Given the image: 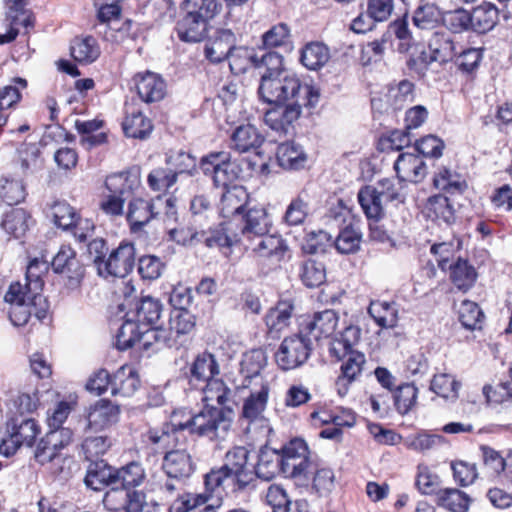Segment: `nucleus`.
Returning a JSON list of instances; mask_svg holds the SVG:
<instances>
[{
    "mask_svg": "<svg viewBox=\"0 0 512 512\" xmlns=\"http://www.w3.org/2000/svg\"><path fill=\"white\" fill-rule=\"evenodd\" d=\"M147 480L142 463L131 461L115 471V484L103 496L102 503L109 512H143L147 507L146 493L137 488Z\"/></svg>",
    "mask_w": 512,
    "mask_h": 512,
    "instance_id": "1",
    "label": "nucleus"
},
{
    "mask_svg": "<svg viewBox=\"0 0 512 512\" xmlns=\"http://www.w3.org/2000/svg\"><path fill=\"white\" fill-rule=\"evenodd\" d=\"M249 450L243 446L229 449L221 466L212 467L203 476L204 487L216 491L222 497L230 489L232 493H241L255 488V473L248 464Z\"/></svg>",
    "mask_w": 512,
    "mask_h": 512,
    "instance_id": "2",
    "label": "nucleus"
},
{
    "mask_svg": "<svg viewBox=\"0 0 512 512\" xmlns=\"http://www.w3.org/2000/svg\"><path fill=\"white\" fill-rule=\"evenodd\" d=\"M220 9L218 0H183L175 25L178 38L186 43H198L206 39L210 21Z\"/></svg>",
    "mask_w": 512,
    "mask_h": 512,
    "instance_id": "3",
    "label": "nucleus"
},
{
    "mask_svg": "<svg viewBox=\"0 0 512 512\" xmlns=\"http://www.w3.org/2000/svg\"><path fill=\"white\" fill-rule=\"evenodd\" d=\"M172 238L183 245L204 244L207 248H217L225 257H229L234 247L242 245L239 234L229 222H220L207 230L192 228L173 229Z\"/></svg>",
    "mask_w": 512,
    "mask_h": 512,
    "instance_id": "4",
    "label": "nucleus"
},
{
    "mask_svg": "<svg viewBox=\"0 0 512 512\" xmlns=\"http://www.w3.org/2000/svg\"><path fill=\"white\" fill-rule=\"evenodd\" d=\"M287 76L262 75L258 89L260 97L272 105L264 116L265 123L280 137H286L288 129Z\"/></svg>",
    "mask_w": 512,
    "mask_h": 512,
    "instance_id": "5",
    "label": "nucleus"
},
{
    "mask_svg": "<svg viewBox=\"0 0 512 512\" xmlns=\"http://www.w3.org/2000/svg\"><path fill=\"white\" fill-rule=\"evenodd\" d=\"M230 408H218L214 405H204L203 409L197 414L190 416L184 422H178V427L183 431L188 430L190 435L198 438H206L210 441H216L221 438L220 433H225L230 427V419L227 413H231Z\"/></svg>",
    "mask_w": 512,
    "mask_h": 512,
    "instance_id": "6",
    "label": "nucleus"
},
{
    "mask_svg": "<svg viewBox=\"0 0 512 512\" xmlns=\"http://www.w3.org/2000/svg\"><path fill=\"white\" fill-rule=\"evenodd\" d=\"M50 265L53 273L59 276L64 290H80L86 276V267L71 244H62Z\"/></svg>",
    "mask_w": 512,
    "mask_h": 512,
    "instance_id": "7",
    "label": "nucleus"
},
{
    "mask_svg": "<svg viewBox=\"0 0 512 512\" xmlns=\"http://www.w3.org/2000/svg\"><path fill=\"white\" fill-rule=\"evenodd\" d=\"M6 433L0 443V454L11 457L21 446L32 447L41 433V427L35 419L26 418L21 413L7 420Z\"/></svg>",
    "mask_w": 512,
    "mask_h": 512,
    "instance_id": "8",
    "label": "nucleus"
},
{
    "mask_svg": "<svg viewBox=\"0 0 512 512\" xmlns=\"http://www.w3.org/2000/svg\"><path fill=\"white\" fill-rule=\"evenodd\" d=\"M200 169L212 178L216 187L228 188L242 178L241 168L226 151L210 152L203 156L199 163Z\"/></svg>",
    "mask_w": 512,
    "mask_h": 512,
    "instance_id": "9",
    "label": "nucleus"
},
{
    "mask_svg": "<svg viewBox=\"0 0 512 512\" xmlns=\"http://www.w3.org/2000/svg\"><path fill=\"white\" fill-rule=\"evenodd\" d=\"M197 317L189 309H171L167 326L164 327L167 348L179 351L192 342L196 331Z\"/></svg>",
    "mask_w": 512,
    "mask_h": 512,
    "instance_id": "10",
    "label": "nucleus"
},
{
    "mask_svg": "<svg viewBox=\"0 0 512 512\" xmlns=\"http://www.w3.org/2000/svg\"><path fill=\"white\" fill-rule=\"evenodd\" d=\"M163 305L157 298L142 296L136 301L133 308L124 315V321L118 332L124 336H130L137 329H146L156 325L161 317Z\"/></svg>",
    "mask_w": 512,
    "mask_h": 512,
    "instance_id": "11",
    "label": "nucleus"
},
{
    "mask_svg": "<svg viewBox=\"0 0 512 512\" xmlns=\"http://www.w3.org/2000/svg\"><path fill=\"white\" fill-rule=\"evenodd\" d=\"M31 295H26L23 292V287L19 282L11 283L8 291L5 294V301L12 304L9 311V318L13 325L21 327L26 325L32 313L35 314L38 320L46 317L47 309H37L39 303L38 299H32Z\"/></svg>",
    "mask_w": 512,
    "mask_h": 512,
    "instance_id": "12",
    "label": "nucleus"
},
{
    "mask_svg": "<svg viewBox=\"0 0 512 512\" xmlns=\"http://www.w3.org/2000/svg\"><path fill=\"white\" fill-rule=\"evenodd\" d=\"M136 246L135 243L128 239H123L118 246L112 248L105 260H102V268L99 276L108 279L125 278L135 267Z\"/></svg>",
    "mask_w": 512,
    "mask_h": 512,
    "instance_id": "13",
    "label": "nucleus"
},
{
    "mask_svg": "<svg viewBox=\"0 0 512 512\" xmlns=\"http://www.w3.org/2000/svg\"><path fill=\"white\" fill-rule=\"evenodd\" d=\"M9 14L3 20L6 32L0 34V45L13 42L19 35V27L24 28V34L28 35L35 26L34 13L26 9L28 0H5Z\"/></svg>",
    "mask_w": 512,
    "mask_h": 512,
    "instance_id": "14",
    "label": "nucleus"
},
{
    "mask_svg": "<svg viewBox=\"0 0 512 512\" xmlns=\"http://www.w3.org/2000/svg\"><path fill=\"white\" fill-rule=\"evenodd\" d=\"M290 479L296 489H309L315 464L306 441L302 438L290 439Z\"/></svg>",
    "mask_w": 512,
    "mask_h": 512,
    "instance_id": "15",
    "label": "nucleus"
},
{
    "mask_svg": "<svg viewBox=\"0 0 512 512\" xmlns=\"http://www.w3.org/2000/svg\"><path fill=\"white\" fill-rule=\"evenodd\" d=\"M131 91L145 104L162 101L167 94V83L161 74L145 70L135 73L131 78Z\"/></svg>",
    "mask_w": 512,
    "mask_h": 512,
    "instance_id": "16",
    "label": "nucleus"
},
{
    "mask_svg": "<svg viewBox=\"0 0 512 512\" xmlns=\"http://www.w3.org/2000/svg\"><path fill=\"white\" fill-rule=\"evenodd\" d=\"M178 422L165 421L159 427L148 429L144 435V443L154 455H163L174 450L180 444V433Z\"/></svg>",
    "mask_w": 512,
    "mask_h": 512,
    "instance_id": "17",
    "label": "nucleus"
},
{
    "mask_svg": "<svg viewBox=\"0 0 512 512\" xmlns=\"http://www.w3.org/2000/svg\"><path fill=\"white\" fill-rule=\"evenodd\" d=\"M121 128L125 137L143 141L151 136L154 123L139 104L133 101L125 102Z\"/></svg>",
    "mask_w": 512,
    "mask_h": 512,
    "instance_id": "18",
    "label": "nucleus"
},
{
    "mask_svg": "<svg viewBox=\"0 0 512 512\" xmlns=\"http://www.w3.org/2000/svg\"><path fill=\"white\" fill-rule=\"evenodd\" d=\"M187 369L185 377L191 389H198L205 382L220 375L217 358L208 350L197 353Z\"/></svg>",
    "mask_w": 512,
    "mask_h": 512,
    "instance_id": "19",
    "label": "nucleus"
},
{
    "mask_svg": "<svg viewBox=\"0 0 512 512\" xmlns=\"http://www.w3.org/2000/svg\"><path fill=\"white\" fill-rule=\"evenodd\" d=\"M288 460V444H283L280 450L264 446L260 449L258 461L252 469L255 473V481L260 478L270 481L285 471Z\"/></svg>",
    "mask_w": 512,
    "mask_h": 512,
    "instance_id": "20",
    "label": "nucleus"
},
{
    "mask_svg": "<svg viewBox=\"0 0 512 512\" xmlns=\"http://www.w3.org/2000/svg\"><path fill=\"white\" fill-rule=\"evenodd\" d=\"M164 326L151 325L146 329H137L130 336H124L122 332L116 334V347L124 351L134 347L136 344L143 350H149L153 346L167 348Z\"/></svg>",
    "mask_w": 512,
    "mask_h": 512,
    "instance_id": "21",
    "label": "nucleus"
},
{
    "mask_svg": "<svg viewBox=\"0 0 512 512\" xmlns=\"http://www.w3.org/2000/svg\"><path fill=\"white\" fill-rule=\"evenodd\" d=\"M338 315L334 310L326 309L317 312L313 317L301 316L298 320L299 327L303 329L313 341L328 338L334 334L338 325Z\"/></svg>",
    "mask_w": 512,
    "mask_h": 512,
    "instance_id": "22",
    "label": "nucleus"
},
{
    "mask_svg": "<svg viewBox=\"0 0 512 512\" xmlns=\"http://www.w3.org/2000/svg\"><path fill=\"white\" fill-rule=\"evenodd\" d=\"M105 189L124 199L133 196L141 187V169L131 166L126 170L108 175L104 182Z\"/></svg>",
    "mask_w": 512,
    "mask_h": 512,
    "instance_id": "23",
    "label": "nucleus"
},
{
    "mask_svg": "<svg viewBox=\"0 0 512 512\" xmlns=\"http://www.w3.org/2000/svg\"><path fill=\"white\" fill-rule=\"evenodd\" d=\"M73 432L70 429L49 431L37 444L34 452L36 462L41 465L53 461L60 451L72 441Z\"/></svg>",
    "mask_w": 512,
    "mask_h": 512,
    "instance_id": "24",
    "label": "nucleus"
},
{
    "mask_svg": "<svg viewBox=\"0 0 512 512\" xmlns=\"http://www.w3.org/2000/svg\"><path fill=\"white\" fill-rule=\"evenodd\" d=\"M158 215L153 199L133 197L127 205L125 218L130 232L138 233Z\"/></svg>",
    "mask_w": 512,
    "mask_h": 512,
    "instance_id": "25",
    "label": "nucleus"
},
{
    "mask_svg": "<svg viewBox=\"0 0 512 512\" xmlns=\"http://www.w3.org/2000/svg\"><path fill=\"white\" fill-rule=\"evenodd\" d=\"M162 469L169 478L182 480L189 478L194 473L196 465L187 449L178 446L165 453Z\"/></svg>",
    "mask_w": 512,
    "mask_h": 512,
    "instance_id": "26",
    "label": "nucleus"
},
{
    "mask_svg": "<svg viewBox=\"0 0 512 512\" xmlns=\"http://www.w3.org/2000/svg\"><path fill=\"white\" fill-rule=\"evenodd\" d=\"M247 251H251L256 257L275 259L280 261L284 258L287 250L286 241L276 234H263L255 237V241L242 243Z\"/></svg>",
    "mask_w": 512,
    "mask_h": 512,
    "instance_id": "27",
    "label": "nucleus"
},
{
    "mask_svg": "<svg viewBox=\"0 0 512 512\" xmlns=\"http://www.w3.org/2000/svg\"><path fill=\"white\" fill-rule=\"evenodd\" d=\"M27 80L15 77L11 83L0 88V127L8 124L10 116L22 101V90L27 88Z\"/></svg>",
    "mask_w": 512,
    "mask_h": 512,
    "instance_id": "28",
    "label": "nucleus"
},
{
    "mask_svg": "<svg viewBox=\"0 0 512 512\" xmlns=\"http://www.w3.org/2000/svg\"><path fill=\"white\" fill-rule=\"evenodd\" d=\"M264 141V135L254 125L243 124L232 131L229 148L239 154L257 152Z\"/></svg>",
    "mask_w": 512,
    "mask_h": 512,
    "instance_id": "29",
    "label": "nucleus"
},
{
    "mask_svg": "<svg viewBox=\"0 0 512 512\" xmlns=\"http://www.w3.org/2000/svg\"><path fill=\"white\" fill-rule=\"evenodd\" d=\"M429 56L422 53V59L426 64L438 62L447 63L457 55V47L452 37L445 32H434L428 41Z\"/></svg>",
    "mask_w": 512,
    "mask_h": 512,
    "instance_id": "30",
    "label": "nucleus"
},
{
    "mask_svg": "<svg viewBox=\"0 0 512 512\" xmlns=\"http://www.w3.org/2000/svg\"><path fill=\"white\" fill-rule=\"evenodd\" d=\"M50 267V263H48L46 260L33 258L26 268V282L24 286L22 285L23 292H25L26 295H32V299H38L39 303H45L42 291L45 285L44 278L47 275Z\"/></svg>",
    "mask_w": 512,
    "mask_h": 512,
    "instance_id": "31",
    "label": "nucleus"
},
{
    "mask_svg": "<svg viewBox=\"0 0 512 512\" xmlns=\"http://www.w3.org/2000/svg\"><path fill=\"white\" fill-rule=\"evenodd\" d=\"M394 169L403 182L419 183L427 175L423 158L413 153H401L394 163Z\"/></svg>",
    "mask_w": 512,
    "mask_h": 512,
    "instance_id": "32",
    "label": "nucleus"
},
{
    "mask_svg": "<svg viewBox=\"0 0 512 512\" xmlns=\"http://www.w3.org/2000/svg\"><path fill=\"white\" fill-rule=\"evenodd\" d=\"M270 220L266 210L262 207H253L243 216L241 240L243 243L255 241V237L269 232Z\"/></svg>",
    "mask_w": 512,
    "mask_h": 512,
    "instance_id": "33",
    "label": "nucleus"
},
{
    "mask_svg": "<svg viewBox=\"0 0 512 512\" xmlns=\"http://www.w3.org/2000/svg\"><path fill=\"white\" fill-rule=\"evenodd\" d=\"M120 408L109 399H100L90 407L87 421L88 427L94 430H102L118 421Z\"/></svg>",
    "mask_w": 512,
    "mask_h": 512,
    "instance_id": "34",
    "label": "nucleus"
},
{
    "mask_svg": "<svg viewBox=\"0 0 512 512\" xmlns=\"http://www.w3.org/2000/svg\"><path fill=\"white\" fill-rule=\"evenodd\" d=\"M105 126V121L99 118L92 120H76L75 129L80 135V144L86 150H91L108 143V133L100 131Z\"/></svg>",
    "mask_w": 512,
    "mask_h": 512,
    "instance_id": "35",
    "label": "nucleus"
},
{
    "mask_svg": "<svg viewBox=\"0 0 512 512\" xmlns=\"http://www.w3.org/2000/svg\"><path fill=\"white\" fill-rule=\"evenodd\" d=\"M115 471L116 468L103 459L90 461L84 483L87 488L101 491L104 487L115 485Z\"/></svg>",
    "mask_w": 512,
    "mask_h": 512,
    "instance_id": "36",
    "label": "nucleus"
},
{
    "mask_svg": "<svg viewBox=\"0 0 512 512\" xmlns=\"http://www.w3.org/2000/svg\"><path fill=\"white\" fill-rule=\"evenodd\" d=\"M33 222L31 214L24 208H12L2 215L0 228L15 239L23 238Z\"/></svg>",
    "mask_w": 512,
    "mask_h": 512,
    "instance_id": "37",
    "label": "nucleus"
},
{
    "mask_svg": "<svg viewBox=\"0 0 512 512\" xmlns=\"http://www.w3.org/2000/svg\"><path fill=\"white\" fill-rule=\"evenodd\" d=\"M101 50L98 41L91 35L76 36L70 44V55L80 65H88L95 62L100 56Z\"/></svg>",
    "mask_w": 512,
    "mask_h": 512,
    "instance_id": "38",
    "label": "nucleus"
},
{
    "mask_svg": "<svg viewBox=\"0 0 512 512\" xmlns=\"http://www.w3.org/2000/svg\"><path fill=\"white\" fill-rule=\"evenodd\" d=\"M234 35L229 30H221L204 48L205 57L211 63H219L227 59L235 48Z\"/></svg>",
    "mask_w": 512,
    "mask_h": 512,
    "instance_id": "39",
    "label": "nucleus"
},
{
    "mask_svg": "<svg viewBox=\"0 0 512 512\" xmlns=\"http://www.w3.org/2000/svg\"><path fill=\"white\" fill-rule=\"evenodd\" d=\"M140 387V378L137 371L128 365L121 366L114 374L112 380V395L130 397Z\"/></svg>",
    "mask_w": 512,
    "mask_h": 512,
    "instance_id": "40",
    "label": "nucleus"
},
{
    "mask_svg": "<svg viewBox=\"0 0 512 512\" xmlns=\"http://www.w3.org/2000/svg\"><path fill=\"white\" fill-rule=\"evenodd\" d=\"M330 49L322 42H309L300 53V62L309 70L317 71L324 67L330 59Z\"/></svg>",
    "mask_w": 512,
    "mask_h": 512,
    "instance_id": "41",
    "label": "nucleus"
},
{
    "mask_svg": "<svg viewBox=\"0 0 512 512\" xmlns=\"http://www.w3.org/2000/svg\"><path fill=\"white\" fill-rule=\"evenodd\" d=\"M269 388L262 386L258 392H252L242 406L241 418L248 424L254 423L263 417L268 402Z\"/></svg>",
    "mask_w": 512,
    "mask_h": 512,
    "instance_id": "42",
    "label": "nucleus"
},
{
    "mask_svg": "<svg viewBox=\"0 0 512 512\" xmlns=\"http://www.w3.org/2000/svg\"><path fill=\"white\" fill-rule=\"evenodd\" d=\"M248 199L249 195L241 185L224 188L221 196V212L225 216L240 214L243 212Z\"/></svg>",
    "mask_w": 512,
    "mask_h": 512,
    "instance_id": "43",
    "label": "nucleus"
},
{
    "mask_svg": "<svg viewBox=\"0 0 512 512\" xmlns=\"http://www.w3.org/2000/svg\"><path fill=\"white\" fill-rule=\"evenodd\" d=\"M427 216L438 222H443L447 225H451L455 222V210L451 200L446 195H434L428 199L427 205Z\"/></svg>",
    "mask_w": 512,
    "mask_h": 512,
    "instance_id": "44",
    "label": "nucleus"
},
{
    "mask_svg": "<svg viewBox=\"0 0 512 512\" xmlns=\"http://www.w3.org/2000/svg\"><path fill=\"white\" fill-rule=\"evenodd\" d=\"M197 390L202 391V402L204 405H213L212 403L216 402L221 406L220 408H226L225 405L230 400L232 393L227 384L218 376L205 382Z\"/></svg>",
    "mask_w": 512,
    "mask_h": 512,
    "instance_id": "45",
    "label": "nucleus"
},
{
    "mask_svg": "<svg viewBox=\"0 0 512 512\" xmlns=\"http://www.w3.org/2000/svg\"><path fill=\"white\" fill-rule=\"evenodd\" d=\"M440 21H442V13L436 2L420 0L412 17L413 24L419 29L429 30L433 29Z\"/></svg>",
    "mask_w": 512,
    "mask_h": 512,
    "instance_id": "46",
    "label": "nucleus"
},
{
    "mask_svg": "<svg viewBox=\"0 0 512 512\" xmlns=\"http://www.w3.org/2000/svg\"><path fill=\"white\" fill-rule=\"evenodd\" d=\"M437 505L451 512H466L471 502L470 497L457 488H444L436 492Z\"/></svg>",
    "mask_w": 512,
    "mask_h": 512,
    "instance_id": "47",
    "label": "nucleus"
},
{
    "mask_svg": "<svg viewBox=\"0 0 512 512\" xmlns=\"http://www.w3.org/2000/svg\"><path fill=\"white\" fill-rule=\"evenodd\" d=\"M213 497L221 498L216 491L204 487L202 493L186 492L179 495L170 505L168 512H189L197 507L205 505Z\"/></svg>",
    "mask_w": 512,
    "mask_h": 512,
    "instance_id": "48",
    "label": "nucleus"
},
{
    "mask_svg": "<svg viewBox=\"0 0 512 512\" xmlns=\"http://www.w3.org/2000/svg\"><path fill=\"white\" fill-rule=\"evenodd\" d=\"M312 350V337L299 327L298 333L293 338H290V363H293V365H290V369L303 365L309 358Z\"/></svg>",
    "mask_w": 512,
    "mask_h": 512,
    "instance_id": "49",
    "label": "nucleus"
},
{
    "mask_svg": "<svg viewBox=\"0 0 512 512\" xmlns=\"http://www.w3.org/2000/svg\"><path fill=\"white\" fill-rule=\"evenodd\" d=\"M448 268L451 281L459 290L466 292L476 282L477 272L467 260L459 258L456 262L450 264Z\"/></svg>",
    "mask_w": 512,
    "mask_h": 512,
    "instance_id": "50",
    "label": "nucleus"
},
{
    "mask_svg": "<svg viewBox=\"0 0 512 512\" xmlns=\"http://www.w3.org/2000/svg\"><path fill=\"white\" fill-rule=\"evenodd\" d=\"M80 214V211L66 200L57 199L49 205V216L53 224L62 231L68 228Z\"/></svg>",
    "mask_w": 512,
    "mask_h": 512,
    "instance_id": "51",
    "label": "nucleus"
},
{
    "mask_svg": "<svg viewBox=\"0 0 512 512\" xmlns=\"http://www.w3.org/2000/svg\"><path fill=\"white\" fill-rule=\"evenodd\" d=\"M358 201L367 218L378 220L382 217L384 201L375 187L365 186L361 188L358 192Z\"/></svg>",
    "mask_w": 512,
    "mask_h": 512,
    "instance_id": "52",
    "label": "nucleus"
},
{
    "mask_svg": "<svg viewBox=\"0 0 512 512\" xmlns=\"http://www.w3.org/2000/svg\"><path fill=\"white\" fill-rule=\"evenodd\" d=\"M27 196L24 183L14 178L2 177L0 179V202L8 206L18 205Z\"/></svg>",
    "mask_w": 512,
    "mask_h": 512,
    "instance_id": "53",
    "label": "nucleus"
},
{
    "mask_svg": "<svg viewBox=\"0 0 512 512\" xmlns=\"http://www.w3.org/2000/svg\"><path fill=\"white\" fill-rule=\"evenodd\" d=\"M265 324L269 337L279 339L281 333L288 328V305L279 302L270 308L265 316Z\"/></svg>",
    "mask_w": 512,
    "mask_h": 512,
    "instance_id": "54",
    "label": "nucleus"
},
{
    "mask_svg": "<svg viewBox=\"0 0 512 512\" xmlns=\"http://www.w3.org/2000/svg\"><path fill=\"white\" fill-rule=\"evenodd\" d=\"M362 234L351 223L340 230L334 240L335 248L342 254L355 253L360 249Z\"/></svg>",
    "mask_w": 512,
    "mask_h": 512,
    "instance_id": "55",
    "label": "nucleus"
},
{
    "mask_svg": "<svg viewBox=\"0 0 512 512\" xmlns=\"http://www.w3.org/2000/svg\"><path fill=\"white\" fill-rule=\"evenodd\" d=\"M20 166L24 174L41 170L44 160L36 143H25L18 150Z\"/></svg>",
    "mask_w": 512,
    "mask_h": 512,
    "instance_id": "56",
    "label": "nucleus"
},
{
    "mask_svg": "<svg viewBox=\"0 0 512 512\" xmlns=\"http://www.w3.org/2000/svg\"><path fill=\"white\" fill-rule=\"evenodd\" d=\"M176 182L177 173L170 168H154L147 176L149 188L162 194H165Z\"/></svg>",
    "mask_w": 512,
    "mask_h": 512,
    "instance_id": "57",
    "label": "nucleus"
},
{
    "mask_svg": "<svg viewBox=\"0 0 512 512\" xmlns=\"http://www.w3.org/2000/svg\"><path fill=\"white\" fill-rule=\"evenodd\" d=\"M434 186L450 195L461 194L467 187L465 181L447 168H442L433 178Z\"/></svg>",
    "mask_w": 512,
    "mask_h": 512,
    "instance_id": "58",
    "label": "nucleus"
},
{
    "mask_svg": "<svg viewBox=\"0 0 512 512\" xmlns=\"http://www.w3.org/2000/svg\"><path fill=\"white\" fill-rule=\"evenodd\" d=\"M368 312L382 328H393L397 324V310L388 302H372Z\"/></svg>",
    "mask_w": 512,
    "mask_h": 512,
    "instance_id": "59",
    "label": "nucleus"
},
{
    "mask_svg": "<svg viewBox=\"0 0 512 512\" xmlns=\"http://www.w3.org/2000/svg\"><path fill=\"white\" fill-rule=\"evenodd\" d=\"M483 319L484 314L477 303L470 300L462 301L459 308V321L466 329L480 328Z\"/></svg>",
    "mask_w": 512,
    "mask_h": 512,
    "instance_id": "60",
    "label": "nucleus"
},
{
    "mask_svg": "<svg viewBox=\"0 0 512 512\" xmlns=\"http://www.w3.org/2000/svg\"><path fill=\"white\" fill-rule=\"evenodd\" d=\"M418 389L412 383H404L397 387L394 394V403L397 411L405 415L416 404Z\"/></svg>",
    "mask_w": 512,
    "mask_h": 512,
    "instance_id": "61",
    "label": "nucleus"
},
{
    "mask_svg": "<svg viewBox=\"0 0 512 512\" xmlns=\"http://www.w3.org/2000/svg\"><path fill=\"white\" fill-rule=\"evenodd\" d=\"M266 365V356L261 349L246 352L241 361V373L245 378H253L260 374Z\"/></svg>",
    "mask_w": 512,
    "mask_h": 512,
    "instance_id": "62",
    "label": "nucleus"
},
{
    "mask_svg": "<svg viewBox=\"0 0 512 512\" xmlns=\"http://www.w3.org/2000/svg\"><path fill=\"white\" fill-rule=\"evenodd\" d=\"M300 277L302 282L307 287H318L325 282V267L320 262H316L314 260H307L302 265Z\"/></svg>",
    "mask_w": 512,
    "mask_h": 512,
    "instance_id": "63",
    "label": "nucleus"
},
{
    "mask_svg": "<svg viewBox=\"0 0 512 512\" xmlns=\"http://www.w3.org/2000/svg\"><path fill=\"white\" fill-rule=\"evenodd\" d=\"M459 388L460 383L448 374L435 375L430 385L434 393L446 399L457 398Z\"/></svg>",
    "mask_w": 512,
    "mask_h": 512,
    "instance_id": "64",
    "label": "nucleus"
}]
</instances>
